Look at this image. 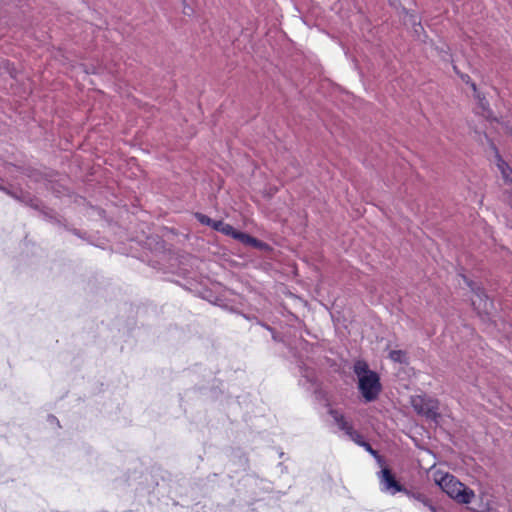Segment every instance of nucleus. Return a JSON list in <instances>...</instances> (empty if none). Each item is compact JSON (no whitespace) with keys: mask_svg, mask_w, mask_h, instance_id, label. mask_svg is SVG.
Wrapping results in <instances>:
<instances>
[{"mask_svg":"<svg viewBox=\"0 0 512 512\" xmlns=\"http://www.w3.org/2000/svg\"><path fill=\"white\" fill-rule=\"evenodd\" d=\"M353 372L357 377V388L366 403L375 401L382 391L380 376L369 368L368 363L358 359L353 364Z\"/></svg>","mask_w":512,"mask_h":512,"instance_id":"1","label":"nucleus"},{"mask_svg":"<svg viewBox=\"0 0 512 512\" xmlns=\"http://www.w3.org/2000/svg\"><path fill=\"white\" fill-rule=\"evenodd\" d=\"M437 484L443 492L460 504L471 503L475 496L473 490L466 487L464 484L459 482L455 476L448 473L437 480Z\"/></svg>","mask_w":512,"mask_h":512,"instance_id":"2","label":"nucleus"},{"mask_svg":"<svg viewBox=\"0 0 512 512\" xmlns=\"http://www.w3.org/2000/svg\"><path fill=\"white\" fill-rule=\"evenodd\" d=\"M410 403L414 411L427 420L438 424L441 414L439 413V401L427 395L411 396Z\"/></svg>","mask_w":512,"mask_h":512,"instance_id":"3","label":"nucleus"},{"mask_svg":"<svg viewBox=\"0 0 512 512\" xmlns=\"http://www.w3.org/2000/svg\"><path fill=\"white\" fill-rule=\"evenodd\" d=\"M377 477L379 479L380 490L382 492L395 495L399 492L402 493L405 491V487L399 481H397L390 468H382L379 472H377Z\"/></svg>","mask_w":512,"mask_h":512,"instance_id":"4","label":"nucleus"},{"mask_svg":"<svg viewBox=\"0 0 512 512\" xmlns=\"http://www.w3.org/2000/svg\"><path fill=\"white\" fill-rule=\"evenodd\" d=\"M247 486L251 490V501L255 502L260 499L261 493H268L272 490L271 483L258 477H250Z\"/></svg>","mask_w":512,"mask_h":512,"instance_id":"5","label":"nucleus"},{"mask_svg":"<svg viewBox=\"0 0 512 512\" xmlns=\"http://www.w3.org/2000/svg\"><path fill=\"white\" fill-rule=\"evenodd\" d=\"M5 194L33 209H39L41 207V201L38 198L21 189L13 190L7 188Z\"/></svg>","mask_w":512,"mask_h":512,"instance_id":"6","label":"nucleus"},{"mask_svg":"<svg viewBox=\"0 0 512 512\" xmlns=\"http://www.w3.org/2000/svg\"><path fill=\"white\" fill-rule=\"evenodd\" d=\"M464 281L466 282V284L470 287L471 291L475 294V296L478 298L479 300V306L481 305V302H484L483 304V309L485 311L488 310L489 306L492 307L493 306V303L490 301H488V296L485 292V290L480 287L479 285H477L476 283H474L473 281L469 280L468 278H466L464 275L462 276Z\"/></svg>","mask_w":512,"mask_h":512,"instance_id":"7","label":"nucleus"},{"mask_svg":"<svg viewBox=\"0 0 512 512\" xmlns=\"http://www.w3.org/2000/svg\"><path fill=\"white\" fill-rule=\"evenodd\" d=\"M402 493H404L408 498L423 504L430 511H435V505H433L432 501L424 493L409 490L406 487L405 491H403Z\"/></svg>","mask_w":512,"mask_h":512,"instance_id":"8","label":"nucleus"},{"mask_svg":"<svg viewBox=\"0 0 512 512\" xmlns=\"http://www.w3.org/2000/svg\"><path fill=\"white\" fill-rule=\"evenodd\" d=\"M477 100V109H479V113L486 119L490 120L493 118V112L490 109V104L488 100L486 99L485 95L481 93H477V95L474 96Z\"/></svg>","mask_w":512,"mask_h":512,"instance_id":"9","label":"nucleus"},{"mask_svg":"<svg viewBox=\"0 0 512 512\" xmlns=\"http://www.w3.org/2000/svg\"><path fill=\"white\" fill-rule=\"evenodd\" d=\"M496 158H497V166L501 172V175L506 184H512V168L506 163L502 157L500 156L498 150L495 148Z\"/></svg>","mask_w":512,"mask_h":512,"instance_id":"10","label":"nucleus"},{"mask_svg":"<svg viewBox=\"0 0 512 512\" xmlns=\"http://www.w3.org/2000/svg\"><path fill=\"white\" fill-rule=\"evenodd\" d=\"M212 229H214L217 232H221L226 236H230L232 234L234 227L231 224L225 223L222 220H215Z\"/></svg>","mask_w":512,"mask_h":512,"instance_id":"11","label":"nucleus"},{"mask_svg":"<svg viewBox=\"0 0 512 512\" xmlns=\"http://www.w3.org/2000/svg\"><path fill=\"white\" fill-rule=\"evenodd\" d=\"M389 359L400 364L408 363L407 353L403 350H391L389 352Z\"/></svg>","mask_w":512,"mask_h":512,"instance_id":"12","label":"nucleus"},{"mask_svg":"<svg viewBox=\"0 0 512 512\" xmlns=\"http://www.w3.org/2000/svg\"><path fill=\"white\" fill-rule=\"evenodd\" d=\"M41 215L43 216V219L51 222H55L57 224H60L61 221L56 218L55 212L52 209L44 207L43 203L41 202V207L37 209Z\"/></svg>","mask_w":512,"mask_h":512,"instance_id":"13","label":"nucleus"},{"mask_svg":"<svg viewBox=\"0 0 512 512\" xmlns=\"http://www.w3.org/2000/svg\"><path fill=\"white\" fill-rule=\"evenodd\" d=\"M194 217L196 218V220L201 223L202 225H206V226H209L212 228L213 226V223L215 220L211 219L209 216L203 214V213H200V212H196L194 214Z\"/></svg>","mask_w":512,"mask_h":512,"instance_id":"14","label":"nucleus"},{"mask_svg":"<svg viewBox=\"0 0 512 512\" xmlns=\"http://www.w3.org/2000/svg\"><path fill=\"white\" fill-rule=\"evenodd\" d=\"M248 235L249 234L242 232V231H238L234 228L230 237H232L233 239L238 240L239 242L244 244Z\"/></svg>","mask_w":512,"mask_h":512,"instance_id":"15","label":"nucleus"},{"mask_svg":"<svg viewBox=\"0 0 512 512\" xmlns=\"http://www.w3.org/2000/svg\"><path fill=\"white\" fill-rule=\"evenodd\" d=\"M341 430L344 431L345 434L349 437H353L355 435L356 437L361 438V434L353 429V426L350 422H347V424L342 427Z\"/></svg>","mask_w":512,"mask_h":512,"instance_id":"16","label":"nucleus"},{"mask_svg":"<svg viewBox=\"0 0 512 512\" xmlns=\"http://www.w3.org/2000/svg\"><path fill=\"white\" fill-rule=\"evenodd\" d=\"M329 414L332 416L333 420L335 421V423L337 424V426L345 420V417L343 414H341L338 410L336 409H330L329 410Z\"/></svg>","mask_w":512,"mask_h":512,"instance_id":"17","label":"nucleus"},{"mask_svg":"<svg viewBox=\"0 0 512 512\" xmlns=\"http://www.w3.org/2000/svg\"><path fill=\"white\" fill-rule=\"evenodd\" d=\"M301 373L309 382L314 381V372L312 369L301 367Z\"/></svg>","mask_w":512,"mask_h":512,"instance_id":"18","label":"nucleus"},{"mask_svg":"<svg viewBox=\"0 0 512 512\" xmlns=\"http://www.w3.org/2000/svg\"><path fill=\"white\" fill-rule=\"evenodd\" d=\"M360 446H362L370 455H372L373 458L376 457V455L379 453L377 450L373 449L371 444L367 441L360 443Z\"/></svg>","mask_w":512,"mask_h":512,"instance_id":"19","label":"nucleus"},{"mask_svg":"<svg viewBox=\"0 0 512 512\" xmlns=\"http://www.w3.org/2000/svg\"><path fill=\"white\" fill-rule=\"evenodd\" d=\"M252 247L263 250V249H266L268 247V245L265 242L256 238V243Z\"/></svg>","mask_w":512,"mask_h":512,"instance_id":"20","label":"nucleus"},{"mask_svg":"<svg viewBox=\"0 0 512 512\" xmlns=\"http://www.w3.org/2000/svg\"><path fill=\"white\" fill-rule=\"evenodd\" d=\"M374 459L376 460L377 464L379 466H381L382 468L386 467L385 464V459L382 455H380L379 453L376 455V457H374Z\"/></svg>","mask_w":512,"mask_h":512,"instance_id":"21","label":"nucleus"},{"mask_svg":"<svg viewBox=\"0 0 512 512\" xmlns=\"http://www.w3.org/2000/svg\"><path fill=\"white\" fill-rule=\"evenodd\" d=\"M256 243V238L251 236V235H248V237L246 238L244 244L245 245H248V246H253L254 244Z\"/></svg>","mask_w":512,"mask_h":512,"instance_id":"22","label":"nucleus"},{"mask_svg":"<svg viewBox=\"0 0 512 512\" xmlns=\"http://www.w3.org/2000/svg\"><path fill=\"white\" fill-rule=\"evenodd\" d=\"M459 75H460V78L462 79V81L465 82L466 84H468L472 81L471 77L468 74H459Z\"/></svg>","mask_w":512,"mask_h":512,"instance_id":"23","label":"nucleus"},{"mask_svg":"<svg viewBox=\"0 0 512 512\" xmlns=\"http://www.w3.org/2000/svg\"><path fill=\"white\" fill-rule=\"evenodd\" d=\"M468 85L471 87V89L473 90L474 92V96L477 95V93H480L477 89V85L475 82L471 81L470 83H468Z\"/></svg>","mask_w":512,"mask_h":512,"instance_id":"24","label":"nucleus"},{"mask_svg":"<svg viewBox=\"0 0 512 512\" xmlns=\"http://www.w3.org/2000/svg\"><path fill=\"white\" fill-rule=\"evenodd\" d=\"M351 440H353L355 443H357L358 445H360V443L362 442H366L363 437L361 436V438L359 437H356L355 435L353 437H350Z\"/></svg>","mask_w":512,"mask_h":512,"instance_id":"25","label":"nucleus"},{"mask_svg":"<svg viewBox=\"0 0 512 512\" xmlns=\"http://www.w3.org/2000/svg\"><path fill=\"white\" fill-rule=\"evenodd\" d=\"M48 421L50 423H56L59 426V420L54 415H48Z\"/></svg>","mask_w":512,"mask_h":512,"instance_id":"26","label":"nucleus"},{"mask_svg":"<svg viewBox=\"0 0 512 512\" xmlns=\"http://www.w3.org/2000/svg\"><path fill=\"white\" fill-rule=\"evenodd\" d=\"M71 232L78 237H82V234L78 229H72Z\"/></svg>","mask_w":512,"mask_h":512,"instance_id":"27","label":"nucleus"},{"mask_svg":"<svg viewBox=\"0 0 512 512\" xmlns=\"http://www.w3.org/2000/svg\"><path fill=\"white\" fill-rule=\"evenodd\" d=\"M347 422H348V421H347L346 419H345L344 421H342V422L338 425L339 429L341 430V428H342V427H344V426L347 424Z\"/></svg>","mask_w":512,"mask_h":512,"instance_id":"28","label":"nucleus"},{"mask_svg":"<svg viewBox=\"0 0 512 512\" xmlns=\"http://www.w3.org/2000/svg\"><path fill=\"white\" fill-rule=\"evenodd\" d=\"M7 188H8V187L3 186L2 184H0V191H2V192H4V193H5V192H6V190H7Z\"/></svg>","mask_w":512,"mask_h":512,"instance_id":"29","label":"nucleus"},{"mask_svg":"<svg viewBox=\"0 0 512 512\" xmlns=\"http://www.w3.org/2000/svg\"><path fill=\"white\" fill-rule=\"evenodd\" d=\"M472 304H473V306H476L477 305L476 300H472Z\"/></svg>","mask_w":512,"mask_h":512,"instance_id":"30","label":"nucleus"},{"mask_svg":"<svg viewBox=\"0 0 512 512\" xmlns=\"http://www.w3.org/2000/svg\"><path fill=\"white\" fill-rule=\"evenodd\" d=\"M431 512H441L437 509V507L435 506V511H431Z\"/></svg>","mask_w":512,"mask_h":512,"instance_id":"31","label":"nucleus"}]
</instances>
